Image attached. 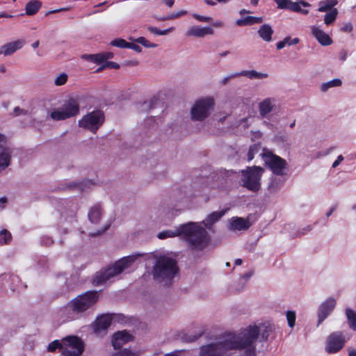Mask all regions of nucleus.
Returning a JSON list of instances; mask_svg holds the SVG:
<instances>
[{"instance_id":"f257e3e1","label":"nucleus","mask_w":356,"mask_h":356,"mask_svg":"<svg viewBox=\"0 0 356 356\" xmlns=\"http://www.w3.org/2000/svg\"><path fill=\"white\" fill-rule=\"evenodd\" d=\"M268 332V327L263 325H250L238 334H229L220 341L200 346L199 356H229L232 350H244V356H254V343L259 334L262 340H266Z\"/></svg>"},{"instance_id":"f03ea898","label":"nucleus","mask_w":356,"mask_h":356,"mask_svg":"<svg viewBox=\"0 0 356 356\" xmlns=\"http://www.w3.org/2000/svg\"><path fill=\"white\" fill-rule=\"evenodd\" d=\"M178 236L183 237L193 248L196 250H202L209 242L207 231L198 223L193 222L180 225L174 229L162 231L158 234L157 237L159 239H165Z\"/></svg>"},{"instance_id":"7ed1b4c3","label":"nucleus","mask_w":356,"mask_h":356,"mask_svg":"<svg viewBox=\"0 0 356 356\" xmlns=\"http://www.w3.org/2000/svg\"><path fill=\"white\" fill-rule=\"evenodd\" d=\"M143 255V254H135L121 258L112 266L104 270L97 272L92 279V284L97 286L106 283L123 271L131 268L134 264Z\"/></svg>"},{"instance_id":"20e7f679","label":"nucleus","mask_w":356,"mask_h":356,"mask_svg":"<svg viewBox=\"0 0 356 356\" xmlns=\"http://www.w3.org/2000/svg\"><path fill=\"white\" fill-rule=\"evenodd\" d=\"M177 273L178 268L175 259L168 256H161L156 259L153 268V276L155 280L168 284Z\"/></svg>"},{"instance_id":"39448f33","label":"nucleus","mask_w":356,"mask_h":356,"mask_svg":"<svg viewBox=\"0 0 356 356\" xmlns=\"http://www.w3.org/2000/svg\"><path fill=\"white\" fill-rule=\"evenodd\" d=\"M264 172V170L259 166L248 167L241 170V185L250 191H259Z\"/></svg>"},{"instance_id":"423d86ee","label":"nucleus","mask_w":356,"mask_h":356,"mask_svg":"<svg viewBox=\"0 0 356 356\" xmlns=\"http://www.w3.org/2000/svg\"><path fill=\"white\" fill-rule=\"evenodd\" d=\"M215 100L211 97H202L197 99L191 109V119L202 122L207 118L213 111Z\"/></svg>"},{"instance_id":"0eeeda50","label":"nucleus","mask_w":356,"mask_h":356,"mask_svg":"<svg viewBox=\"0 0 356 356\" xmlns=\"http://www.w3.org/2000/svg\"><path fill=\"white\" fill-rule=\"evenodd\" d=\"M261 156L265 164L273 174L276 175H284L286 174L287 163L284 159L274 154L270 150L264 148L261 153Z\"/></svg>"},{"instance_id":"6e6552de","label":"nucleus","mask_w":356,"mask_h":356,"mask_svg":"<svg viewBox=\"0 0 356 356\" xmlns=\"http://www.w3.org/2000/svg\"><path fill=\"white\" fill-rule=\"evenodd\" d=\"M79 113V102L75 99H70L60 108L51 111L49 117L54 120L59 121L76 116Z\"/></svg>"},{"instance_id":"1a4fd4ad","label":"nucleus","mask_w":356,"mask_h":356,"mask_svg":"<svg viewBox=\"0 0 356 356\" xmlns=\"http://www.w3.org/2000/svg\"><path fill=\"white\" fill-rule=\"evenodd\" d=\"M99 297L98 291H86L72 300L71 306L74 310L81 313L92 308L98 301Z\"/></svg>"},{"instance_id":"9d476101","label":"nucleus","mask_w":356,"mask_h":356,"mask_svg":"<svg viewBox=\"0 0 356 356\" xmlns=\"http://www.w3.org/2000/svg\"><path fill=\"white\" fill-rule=\"evenodd\" d=\"M104 120V113L99 111H92L84 116L79 121V125L85 129L95 133Z\"/></svg>"},{"instance_id":"9b49d317","label":"nucleus","mask_w":356,"mask_h":356,"mask_svg":"<svg viewBox=\"0 0 356 356\" xmlns=\"http://www.w3.org/2000/svg\"><path fill=\"white\" fill-rule=\"evenodd\" d=\"M83 341L77 337L68 336L63 339V355L65 356H79L83 351Z\"/></svg>"},{"instance_id":"f8f14e48","label":"nucleus","mask_w":356,"mask_h":356,"mask_svg":"<svg viewBox=\"0 0 356 356\" xmlns=\"http://www.w3.org/2000/svg\"><path fill=\"white\" fill-rule=\"evenodd\" d=\"M348 338L342 332H334L327 338L325 350L327 353L334 354L338 353L344 346Z\"/></svg>"},{"instance_id":"ddd939ff","label":"nucleus","mask_w":356,"mask_h":356,"mask_svg":"<svg viewBox=\"0 0 356 356\" xmlns=\"http://www.w3.org/2000/svg\"><path fill=\"white\" fill-rule=\"evenodd\" d=\"M277 4V8L280 9H288L294 12L301 13L306 15L309 13L308 10L302 9V7H309L310 4L304 1L293 2L291 0H274Z\"/></svg>"},{"instance_id":"4468645a","label":"nucleus","mask_w":356,"mask_h":356,"mask_svg":"<svg viewBox=\"0 0 356 356\" xmlns=\"http://www.w3.org/2000/svg\"><path fill=\"white\" fill-rule=\"evenodd\" d=\"M111 321L112 318L109 315H102L98 317L92 325L96 335L98 337L104 336L107 332V329L111 324Z\"/></svg>"},{"instance_id":"2eb2a0df","label":"nucleus","mask_w":356,"mask_h":356,"mask_svg":"<svg viewBox=\"0 0 356 356\" xmlns=\"http://www.w3.org/2000/svg\"><path fill=\"white\" fill-rule=\"evenodd\" d=\"M213 33V30L209 26H193L188 28L185 33V35L186 37L204 38Z\"/></svg>"},{"instance_id":"dca6fc26","label":"nucleus","mask_w":356,"mask_h":356,"mask_svg":"<svg viewBox=\"0 0 356 356\" xmlns=\"http://www.w3.org/2000/svg\"><path fill=\"white\" fill-rule=\"evenodd\" d=\"M24 44L25 41L22 39L6 43L0 47V55L10 56L16 51L22 49Z\"/></svg>"},{"instance_id":"f3484780","label":"nucleus","mask_w":356,"mask_h":356,"mask_svg":"<svg viewBox=\"0 0 356 356\" xmlns=\"http://www.w3.org/2000/svg\"><path fill=\"white\" fill-rule=\"evenodd\" d=\"M251 224L248 219L240 217H233L229 220L228 227L231 231L246 230L250 227Z\"/></svg>"},{"instance_id":"a211bd4d","label":"nucleus","mask_w":356,"mask_h":356,"mask_svg":"<svg viewBox=\"0 0 356 356\" xmlns=\"http://www.w3.org/2000/svg\"><path fill=\"white\" fill-rule=\"evenodd\" d=\"M133 337L127 331L115 333L112 338V345L115 349L120 348L124 343L131 341Z\"/></svg>"},{"instance_id":"6ab92c4d","label":"nucleus","mask_w":356,"mask_h":356,"mask_svg":"<svg viewBox=\"0 0 356 356\" xmlns=\"http://www.w3.org/2000/svg\"><path fill=\"white\" fill-rule=\"evenodd\" d=\"M276 105V99L273 97H268L259 102L258 108L261 118H266L272 112Z\"/></svg>"},{"instance_id":"aec40b11","label":"nucleus","mask_w":356,"mask_h":356,"mask_svg":"<svg viewBox=\"0 0 356 356\" xmlns=\"http://www.w3.org/2000/svg\"><path fill=\"white\" fill-rule=\"evenodd\" d=\"M336 305V302L334 299H328L324 302L319 307L318 310V322L319 325L331 313Z\"/></svg>"},{"instance_id":"412c9836","label":"nucleus","mask_w":356,"mask_h":356,"mask_svg":"<svg viewBox=\"0 0 356 356\" xmlns=\"http://www.w3.org/2000/svg\"><path fill=\"white\" fill-rule=\"evenodd\" d=\"M311 30L312 35L321 45L328 46L332 43V40L329 35L320 29V27L312 26Z\"/></svg>"},{"instance_id":"4be33fe9","label":"nucleus","mask_w":356,"mask_h":356,"mask_svg":"<svg viewBox=\"0 0 356 356\" xmlns=\"http://www.w3.org/2000/svg\"><path fill=\"white\" fill-rule=\"evenodd\" d=\"M11 151L8 147L0 145V172L10 164Z\"/></svg>"},{"instance_id":"5701e85b","label":"nucleus","mask_w":356,"mask_h":356,"mask_svg":"<svg viewBox=\"0 0 356 356\" xmlns=\"http://www.w3.org/2000/svg\"><path fill=\"white\" fill-rule=\"evenodd\" d=\"M79 314V312L74 310L71 306V301L60 310V315L63 322L71 321L78 318Z\"/></svg>"},{"instance_id":"b1692460","label":"nucleus","mask_w":356,"mask_h":356,"mask_svg":"<svg viewBox=\"0 0 356 356\" xmlns=\"http://www.w3.org/2000/svg\"><path fill=\"white\" fill-rule=\"evenodd\" d=\"M225 212L226 210L213 211L209 215H208V216L204 220L197 223L200 225V227L202 229L205 230V229L202 225V224H204L206 227L209 228L213 223L220 220L225 214Z\"/></svg>"},{"instance_id":"393cba45","label":"nucleus","mask_w":356,"mask_h":356,"mask_svg":"<svg viewBox=\"0 0 356 356\" xmlns=\"http://www.w3.org/2000/svg\"><path fill=\"white\" fill-rule=\"evenodd\" d=\"M273 30L270 25L266 24L262 25L258 30V35L265 42H270L272 40V35Z\"/></svg>"},{"instance_id":"a878e982","label":"nucleus","mask_w":356,"mask_h":356,"mask_svg":"<svg viewBox=\"0 0 356 356\" xmlns=\"http://www.w3.org/2000/svg\"><path fill=\"white\" fill-rule=\"evenodd\" d=\"M263 22V18L261 17L247 16L242 19L236 20V24L239 26L252 25Z\"/></svg>"},{"instance_id":"bb28decb","label":"nucleus","mask_w":356,"mask_h":356,"mask_svg":"<svg viewBox=\"0 0 356 356\" xmlns=\"http://www.w3.org/2000/svg\"><path fill=\"white\" fill-rule=\"evenodd\" d=\"M240 76H247L250 79H263L268 77L267 73L259 72L256 70H243L238 72Z\"/></svg>"},{"instance_id":"cd10ccee","label":"nucleus","mask_w":356,"mask_h":356,"mask_svg":"<svg viewBox=\"0 0 356 356\" xmlns=\"http://www.w3.org/2000/svg\"><path fill=\"white\" fill-rule=\"evenodd\" d=\"M41 6L42 3L40 1L31 0L26 5V14L28 15H33L38 12Z\"/></svg>"},{"instance_id":"c85d7f7f","label":"nucleus","mask_w":356,"mask_h":356,"mask_svg":"<svg viewBox=\"0 0 356 356\" xmlns=\"http://www.w3.org/2000/svg\"><path fill=\"white\" fill-rule=\"evenodd\" d=\"M102 216V209L99 205H95L92 207L89 213H88V218L92 223L96 224L97 223Z\"/></svg>"},{"instance_id":"c756f323","label":"nucleus","mask_w":356,"mask_h":356,"mask_svg":"<svg viewBox=\"0 0 356 356\" xmlns=\"http://www.w3.org/2000/svg\"><path fill=\"white\" fill-rule=\"evenodd\" d=\"M346 314L350 328L356 331V312L351 309H346Z\"/></svg>"},{"instance_id":"7c9ffc66","label":"nucleus","mask_w":356,"mask_h":356,"mask_svg":"<svg viewBox=\"0 0 356 356\" xmlns=\"http://www.w3.org/2000/svg\"><path fill=\"white\" fill-rule=\"evenodd\" d=\"M337 0H324L318 3L319 12H326L337 4Z\"/></svg>"},{"instance_id":"2f4dec72","label":"nucleus","mask_w":356,"mask_h":356,"mask_svg":"<svg viewBox=\"0 0 356 356\" xmlns=\"http://www.w3.org/2000/svg\"><path fill=\"white\" fill-rule=\"evenodd\" d=\"M342 81L340 79H334L327 82L323 83L321 86V90L322 92H326L330 88L334 87H339L341 86Z\"/></svg>"},{"instance_id":"473e14b6","label":"nucleus","mask_w":356,"mask_h":356,"mask_svg":"<svg viewBox=\"0 0 356 356\" xmlns=\"http://www.w3.org/2000/svg\"><path fill=\"white\" fill-rule=\"evenodd\" d=\"M261 149L263 150L259 143L251 145L248 152V161H252L254 159V155L258 154Z\"/></svg>"},{"instance_id":"72a5a7b5","label":"nucleus","mask_w":356,"mask_h":356,"mask_svg":"<svg viewBox=\"0 0 356 356\" xmlns=\"http://www.w3.org/2000/svg\"><path fill=\"white\" fill-rule=\"evenodd\" d=\"M338 11L336 8L331 10L324 17V22L326 25L332 24L337 19Z\"/></svg>"},{"instance_id":"f704fd0d","label":"nucleus","mask_w":356,"mask_h":356,"mask_svg":"<svg viewBox=\"0 0 356 356\" xmlns=\"http://www.w3.org/2000/svg\"><path fill=\"white\" fill-rule=\"evenodd\" d=\"M134 41L135 42L139 43L144 46L146 48H155L158 46V44L149 42L148 40H147L144 37H139L136 39H134Z\"/></svg>"},{"instance_id":"c9c22d12","label":"nucleus","mask_w":356,"mask_h":356,"mask_svg":"<svg viewBox=\"0 0 356 356\" xmlns=\"http://www.w3.org/2000/svg\"><path fill=\"white\" fill-rule=\"evenodd\" d=\"M56 349H59L63 353V340L61 341L59 340H54L51 342L47 347V350L49 352H54Z\"/></svg>"},{"instance_id":"e433bc0d","label":"nucleus","mask_w":356,"mask_h":356,"mask_svg":"<svg viewBox=\"0 0 356 356\" xmlns=\"http://www.w3.org/2000/svg\"><path fill=\"white\" fill-rule=\"evenodd\" d=\"M11 239V234L6 229L0 231V244H6Z\"/></svg>"},{"instance_id":"4c0bfd02","label":"nucleus","mask_w":356,"mask_h":356,"mask_svg":"<svg viewBox=\"0 0 356 356\" xmlns=\"http://www.w3.org/2000/svg\"><path fill=\"white\" fill-rule=\"evenodd\" d=\"M67 80V74L65 73L59 74L54 79V84L60 86L64 85Z\"/></svg>"},{"instance_id":"58836bf2","label":"nucleus","mask_w":356,"mask_h":356,"mask_svg":"<svg viewBox=\"0 0 356 356\" xmlns=\"http://www.w3.org/2000/svg\"><path fill=\"white\" fill-rule=\"evenodd\" d=\"M111 44L120 48H127L129 42L122 38H118L111 42Z\"/></svg>"},{"instance_id":"ea45409f","label":"nucleus","mask_w":356,"mask_h":356,"mask_svg":"<svg viewBox=\"0 0 356 356\" xmlns=\"http://www.w3.org/2000/svg\"><path fill=\"white\" fill-rule=\"evenodd\" d=\"M296 316L295 312L288 311L286 312L287 323L290 327L292 328L294 327L295 323H296Z\"/></svg>"},{"instance_id":"a19ab883","label":"nucleus","mask_w":356,"mask_h":356,"mask_svg":"<svg viewBox=\"0 0 356 356\" xmlns=\"http://www.w3.org/2000/svg\"><path fill=\"white\" fill-rule=\"evenodd\" d=\"M174 30H175V27H172V26L170 27L167 29H164V30H159V29L154 28V29H151V32H152L153 33H154L157 35H167V34L172 32Z\"/></svg>"},{"instance_id":"79ce46f5","label":"nucleus","mask_w":356,"mask_h":356,"mask_svg":"<svg viewBox=\"0 0 356 356\" xmlns=\"http://www.w3.org/2000/svg\"><path fill=\"white\" fill-rule=\"evenodd\" d=\"M108 57H106L104 54H94V58L92 59V62L97 63V64H101L103 63L105 60H107Z\"/></svg>"},{"instance_id":"37998d69","label":"nucleus","mask_w":356,"mask_h":356,"mask_svg":"<svg viewBox=\"0 0 356 356\" xmlns=\"http://www.w3.org/2000/svg\"><path fill=\"white\" fill-rule=\"evenodd\" d=\"M113 68V69H118L120 67V65L112 61H107L104 65H103L102 67H100L99 69H97V72L104 69V68Z\"/></svg>"},{"instance_id":"c03bdc74","label":"nucleus","mask_w":356,"mask_h":356,"mask_svg":"<svg viewBox=\"0 0 356 356\" xmlns=\"http://www.w3.org/2000/svg\"><path fill=\"white\" fill-rule=\"evenodd\" d=\"M193 16L199 22H211L212 20V18L211 17L202 16L196 13L193 14Z\"/></svg>"},{"instance_id":"a18cd8bd","label":"nucleus","mask_w":356,"mask_h":356,"mask_svg":"<svg viewBox=\"0 0 356 356\" xmlns=\"http://www.w3.org/2000/svg\"><path fill=\"white\" fill-rule=\"evenodd\" d=\"M186 13H187V12L186 10H181L179 12L173 13L171 15H170L169 16H168L167 19H177L181 16L185 15Z\"/></svg>"},{"instance_id":"49530a36","label":"nucleus","mask_w":356,"mask_h":356,"mask_svg":"<svg viewBox=\"0 0 356 356\" xmlns=\"http://www.w3.org/2000/svg\"><path fill=\"white\" fill-rule=\"evenodd\" d=\"M13 112H14V115L15 116H18V115H27L28 114V111L24 110V109H22L19 106H16L14 108Z\"/></svg>"},{"instance_id":"de8ad7c7","label":"nucleus","mask_w":356,"mask_h":356,"mask_svg":"<svg viewBox=\"0 0 356 356\" xmlns=\"http://www.w3.org/2000/svg\"><path fill=\"white\" fill-rule=\"evenodd\" d=\"M127 48L133 49L135 51L138 52V53L142 51V48L138 44H136L134 42H129Z\"/></svg>"},{"instance_id":"09e8293b","label":"nucleus","mask_w":356,"mask_h":356,"mask_svg":"<svg viewBox=\"0 0 356 356\" xmlns=\"http://www.w3.org/2000/svg\"><path fill=\"white\" fill-rule=\"evenodd\" d=\"M237 76H240V74H238V72L231 74L225 76V78H223V79L222 80V83L225 85L229 81V79H234Z\"/></svg>"},{"instance_id":"8fccbe9b","label":"nucleus","mask_w":356,"mask_h":356,"mask_svg":"<svg viewBox=\"0 0 356 356\" xmlns=\"http://www.w3.org/2000/svg\"><path fill=\"white\" fill-rule=\"evenodd\" d=\"M353 29V27L351 23H346L341 27V31L350 33L352 31Z\"/></svg>"},{"instance_id":"3c124183","label":"nucleus","mask_w":356,"mask_h":356,"mask_svg":"<svg viewBox=\"0 0 356 356\" xmlns=\"http://www.w3.org/2000/svg\"><path fill=\"white\" fill-rule=\"evenodd\" d=\"M285 39H288V42H286V45L291 46L296 44L299 42V39L298 38H291L290 37H286Z\"/></svg>"},{"instance_id":"603ef678","label":"nucleus","mask_w":356,"mask_h":356,"mask_svg":"<svg viewBox=\"0 0 356 356\" xmlns=\"http://www.w3.org/2000/svg\"><path fill=\"white\" fill-rule=\"evenodd\" d=\"M288 39H284L283 40L277 43V49H283L286 45V42H288Z\"/></svg>"},{"instance_id":"864d4df0","label":"nucleus","mask_w":356,"mask_h":356,"mask_svg":"<svg viewBox=\"0 0 356 356\" xmlns=\"http://www.w3.org/2000/svg\"><path fill=\"white\" fill-rule=\"evenodd\" d=\"M343 161V156L342 155L338 156L336 161L332 163V168L337 167Z\"/></svg>"},{"instance_id":"5fc2aeb1","label":"nucleus","mask_w":356,"mask_h":356,"mask_svg":"<svg viewBox=\"0 0 356 356\" xmlns=\"http://www.w3.org/2000/svg\"><path fill=\"white\" fill-rule=\"evenodd\" d=\"M13 17H14L13 15H9L4 12L0 13V18H1V17L12 18Z\"/></svg>"},{"instance_id":"6e6d98bb","label":"nucleus","mask_w":356,"mask_h":356,"mask_svg":"<svg viewBox=\"0 0 356 356\" xmlns=\"http://www.w3.org/2000/svg\"><path fill=\"white\" fill-rule=\"evenodd\" d=\"M348 356H356V350L355 348H349Z\"/></svg>"},{"instance_id":"4d7b16f0","label":"nucleus","mask_w":356,"mask_h":356,"mask_svg":"<svg viewBox=\"0 0 356 356\" xmlns=\"http://www.w3.org/2000/svg\"><path fill=\"white\" fill-rule=\"evenodd\" d=\"M7 202V199L6 197L0 198V207H4L6 203Z\"/></svg>"},{"instance_id":"13d9d810","label":"nucleus","mask_w":356,"mask_h":356,"mask_svg":"<svg viewBox=\"0 0 356 356\" xmlns=\"http://www.w3.org/2000/svg\"><path fill=\"white\" fill-rule=\"evenodd\" d=\"M83 58L92 62V59L94 58V54H86L83 56Z\"/></svg>"},{"instance_id":"bf43d9fd","label":"nucleus","mask_w":356,"mask_h":356,"mask_svg":"<svg viewBox=\"0 0 356 356\" xmlns=\"http://www.w3.org/2000/svg\"><path fill=\"white\" fill-rule=\"evenodd\" d=\"M335 209H336V207H335V206H334V207H332L330 209V211H328L326 213V216H327V218H328V217H330V216L332 214V213L334 212V211Z\"/></svg>"},{"instance_id":"052dcab7","label":"nucleus","mask_w":356,"mask_h":356,"mask_svg":"<svg viewBox=\"0 0 356 356\" xmlns=\"http://www.w3.org/2000/svg\"><path fill=\"white\" fill-rule=\"evenodd\" d=\"M165 3L169 7L171 8L174 4V0H165Z\"/></svg>"},{"instance_id":"680f3d73","label":"nucleus","mask_w":356,"mask_h":356,"mask_svg":"<svg viewBox=\"0 0 356 356\" xmlns=\"http://www.w3.org/2000/svg\"><path fill=\"white\" fill-rule=\"evenodd\" d=\"M213 25L216 27H221L223 25V24L222 22L216 21L213 23Z\"/></svg>"},{"instance_id":"e2e57ef3","label":"nucleus","mask_w":356,"mask_h":356,"mask_svg":"<svg viewBox=\"0 0 356 356\" xmlns=\"http://www.w3.org/2000/svg\"><path fill=\"white\" fill-rule=\"evenodd\" d=\"M204 2L209 6H215L216 2L212 0H204Z\"/></svg>"},{"instance_id":"0e129e2a","label":"nucleus","mask_w":356,"mask_h":356,"mask_svg":"<svg viewBox=\"0 0 356 356\" xmlns=\"http://www.w3.org/2000/svg\"><path fill=\"white\" fill-rule=\"evenodd\" d=\"M128 351L126 350H124L123 351H120L119 353H116L114 356H123L124 353H127Z\"/></svg>"},{"instance_id":"69168bd1","label":"nucleus","mask_w":356,"mask_h":356,"mask_svg":"<svg viewBox=\"0 0 356 356\" xmlns=\"http://www.w3.org/2000/svg\"><path fill=\"white\" fill-rule=\"evenodd\" d=\"M229 54V52L228 51H223V52H222V53H220V54H219V56H220V57H225V56H227Z\"/></svg>"},{"instance_id":"338daca9","label":"nucleus","mask_w":356,"mask_h":356,"mask_svg":"<svg viewBox=\"0 0 356 356\" xmlns=\"http://www.w3.org/2000/svg\"><path fill=\"white\" fill-rule=\"evenodd\" d=\"M234 264L236 266H240L242 264V260L241 259H236Z\"/></svg>"},{"instance_id":"774afa93","label":"nucleus","mask_w":356,"mask_h":356,"mask_svg":"<svg viewBox=\"0 0 356 356\" xmlns=\"http://www.w3.org/2000/svg\"><path fill=\"white\" fill-rule=\"evenodd\" d=\"M259 1V0H251L250 3L254 6H256L258 4Z\"/></svg>"}]
</instances>
